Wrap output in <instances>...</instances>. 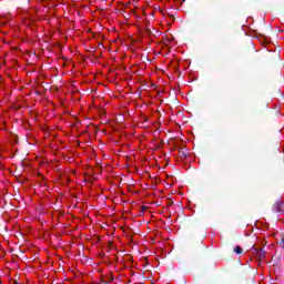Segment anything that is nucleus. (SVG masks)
<instances>
[{
	"label": "nucleus",
	"mask_w": 284,
	"mask_h": 284,
	"mask_svg": "<svg viewBox=\"0 0 284 284\" xmlns=\"http://www.w3.org/2000/svg\"><path fill=\"white\" fill-rule=\"evenodd\" d=\"M252 253L255 256V258H265V251L263 248H256V247H252Z\"/></svg>",
	"instance_id": "obj_1"
},
{
	"label": "nucleus",
	"mask_w": 284,
	"mask_h": 284,
	"mask_svg": "<svg viewBox=\"0 0 284 284\" xmlns=\"http://www.w3.org/2000/svg\"><path fill=\"white\" fill-rule=\"evenodd\" d=\"M234 252H235V254H243V247H241V246H235V247H234Z\"/></svg>",
	"instance_id": "obj_3"
},
{
	"label": "nucleus",
	"mask_w": 284,
	"mask_h": 284,
	"mask_svg": "<svg viewBox=\"0 0 284 284\" xmlns=\"http://www.w3.org/2000/svg\"><path fill=\"white\" fill-rule=\"evenodd\" d=\"M148 34H152V31L150 29L146 30Z\"/></svg>",
	"instance_id": "obj_4"
},
{
	"label": "nucleus",
	"mask_w": 284,
	"mask_h": 284,
	"mask_svg": "<svg viewBox=\"0 0 284 284\" xmlns=\"http://www.w3.org/2000/svg\"><path fill=\"white\" fill-rule=\"evenodd\" d=\"M179 154H181V156H184V159H187L189 156L187 149H181L179 151Z\"/></svg>",
	"instance_id": "obj_2"
},
{
	"label": "nucleus",
	"mask_w": 284,
	"mask_h": 284,
	"mask_svg": "<svg viewBox=\"0 0 284 284\" xmlns=\"http://www.w3.org/2000/svg\"><path fill=\"white\" fill-rule=\"evenodd\" d=\"M145 210H148V207H145V206H142V212H145Z\"/></svg>",
	"instance_id": "obj_5"
}]
</instances>
